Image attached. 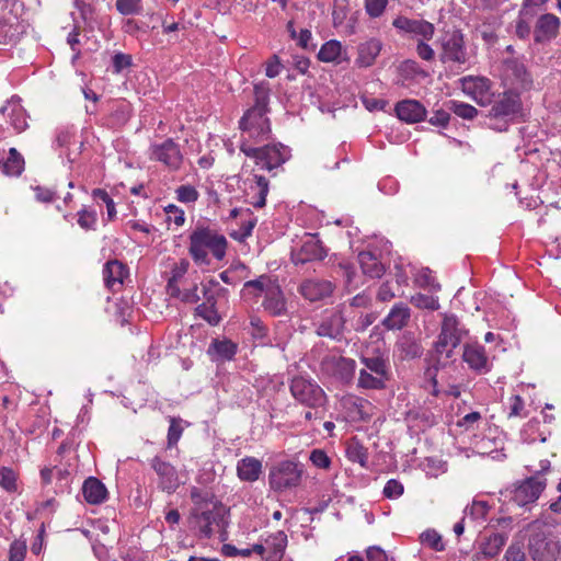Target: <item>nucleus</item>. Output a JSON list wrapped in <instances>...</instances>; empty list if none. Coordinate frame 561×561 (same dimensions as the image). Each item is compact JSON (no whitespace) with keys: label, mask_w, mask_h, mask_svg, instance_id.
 <instances>
[{"label":"nucleus","mask_w":561,"mask_h":561,"mask_svg":"<svg viewBox=\"0 0 561 561\" xmlns=\"http://www.w3.org/2000/svg\"><path fill=\"white\" fill-rule=\"evenodd\" d=\"M268 100L270 89L263 83L255 84L254 105L239 122L242 136L239 148L247 157L254 160L255 165L271 172L285 163L287 157L282 144L255 146L268 140L272 133L270 119L266 117Z\"/></svg>","instance_id":"1"},{"label":"nucleus","mask_w":561,"mask_h":561,"mask_svg":"<svg viewBox=\"0 0 561 561\" xmlns=\"http://www.w3.org/2000/svg\"><path fill=\"white\" fill-rule=\"evenodd\" d=\"M227 249V238L209 226L198 225L188 236V254L196 265H209L211 259L222 261Z\"/></svg>","instance_id":"2"},{"label":"nucleus","mask_w":561,"mask_h":561,"mask_svg":"<svg viewBox=\"0 0 561 561\" xmlns=\"http://www.w3.org/2000/svg\"><path fill=\"white\" fill-rule=\"evenodd\" d=\"M241 296L245 300L263 297L262 307L273 317L284 316L287 312V302L280 285L267 275L245 282Z\"/></svg>","instance_id":"3"},{"label":"nucleus","mask_w":561,"mask_h":561,"mask_svg":"<svg viewBox=\"0 0 561 561\" xmlns=\"http://www.w3.org/2000/svg\"><path fill=\"white\" fill-rule=\"evenodd\" d=\"M467 334V330L461 325L455 314L444 313L440 323V332L434 344L436 354V364L446 366L454 357V351L458 347Z\"/></svg>","instance_id":"4"},{"label":"nucleus","mask_w":561,"mask_h":561,"mask_svg":"<svg viewBox=\"0 0 561 561\" xmlns=\"http://www.w3.org/2000/svg\"><path fill=\"white\" fill-rule=\"evenodd\" d=\"M228 510L220 502L206 504V507H192L188 517L190 526L202 538H210L224 527Z\"/></svg>","instance_id":"5"},{"label":"nucleus","mask_w":561,"mask_h":561,"mask_svg":"<svg viewBox=\"0 0 561 561\" xmlns=\"http://www.w3.org/2000/svg\"><path fill=\"white\" fill-rule=\"evenodd\" d=\"M293 398L311 410H324L328 397L324 390L311 378L295 376L289 383Z\"/></svg>","instance_id":"6"},{"label":"nucleus","mask_w":561,"mask_h":561,"mask_svg":"<svg viewBox=\"0 0 561 561\" xmlns=\"http://www.w3.org/2000/svg\"><path fill=\"white\" fill-rule=\"evenodd\" d=\"M527 548L534 561H556L561 553L558 538L541 530L530 535Z\"/></svg>","instance_id":"7"},{"label":"nucleus","mask_w":561,"mask_h":561,"mask_svg":"<svg viewBox=\"0 0 561 561\" xmlns=\"http://www.w3.org/2000/svg\"><path fill=\"white\" fill-rule=\"evenodd\" d=\"M302 469L298 463L286 460L279 462L268 474V483L272 490L283 492L297 486L301 481Z\"/></svg>","instance_id":"8"},{"label":"nucleus","mask_w":561,"mask_h":561,"mask_svg":"<svg viewBox=\"0 0 561 561\" xmlns=\"http://www.w3.org/2000/svg\"><path fill=\"white\" fill-rule=\"evenodd\" d=\"M489 116L493 118H501L506 122L515 121L523 116V102L520 94L512 89L499 94L490 108Z\"/></svg>","instance_id":"9"},{"label":"nucleus","mask_w":561,"mask_h":561,"mask_svg":"<svg viewBox=\"0 0 561 561\" xmlns=\"http://www.w3.org/2000/svg\"><path fill=\"white\" fill-rule=\"evenodd\" d=\"M149 159L162 163L172 171L179 170L183 163L180 146L172 138L152 144L149 148Z\"/></svg>","instance_id":"10"},{"label":"nucleus","mask_w":561,"mask_h":561,"mask_svg":"<svg viewBox=\"0 0 561 561\" xmlns=\"http://www.w3.org/2000/svg\"><path fill=\"white\" fill-rule=\"evenodd\" d=\"M440 46L439 59L442 62L465 64L467 61L465 36L460 30L447 32L442 37Z\"/></svg>","instance_id":"11"},{"label":"nucleus","mask_w":561,"mask_h":561,"mask_svg":"<svg viewBox=\"0 0 561 561\" xmlns=\"http://www.w3.org/2000/svg\"><path fill=\"white\" fill-rule=\"evenodd\" d=\"M461 89L466 95L471 98L481 106L492 104L494 93L493 83L486 77L467 76L460 79Z\"/></svg>","instance_id":"12"},{"label":"nucleus","mask_w":561,"mask_h":561,"mask_svg":"<svg viewBox=\"0 0 561 561\" xmlns=\"http://www.w3.org/2000/svg\"><path fill=\"white\" fill-rule=\"evenodd\" d=\"M287 547V535L277 530L267 535L259 543L252 546V550L261 556L264 561H282Z\"/></svg>","instance_id":"13"},{"label":"nucleus","mask_w":561,"mask_h":561,"mask_svg":"<svg viewBox=\"0 0 561 561\" xmlns=\"http://www.w3.org/2000/svg\"><path fill=\"white\" fill-rule=\"evenodd\" d=\"M150 467L157 476L158 489L168 494H172L180 486V479L176 468L169 461L159 456L150 459Z\"/></svg>","instance_id":"14"},{"label":"nucleus","mask_w":561,"mask_h":561,"mask_svg":"<svg viewBox=\"0 0 561 561\" xmlns=\"http://www.w3.org/2000/svg\"><path fill=\"white\" fill-rule=\"evenodd\" d=\"M547 481L542 477L535 474L520 482L513 491L512 500L518 506L536 502L542 491L546 489Z\"/></svg>","instance_id":"15"},{"label":"nucleus","mask_w":561,"mask_h":561,"mask_svg":"<svg viewBox=\"0 0 561 561\" xmlns=\"http://www.w3.org/2000/svg\"><path fill=\"white\" fill-rule=\"evenodd\" d=\"M346 319L342 310L335 308L325 310L317 325L316 333L322 337L341 341L345 329Z\"/></svg>","instance_id":"16"},{"label":"nucleus","mask_w":561,"mask_h":561,"mask_svg":"<svg viewBox=\"0 0 561 561\" xmlns=\"http://www.w3.org/2000/svg\"><path fill=\"white\" fill-rule=\"evenodd\" d=\"M9 0H0V43L14 42L21 33L19 16L13 12Z\"/></svg>","instance_id":"17"},{"label":"nucleus","mask_w":561,"mask_h":561,"mask_svg":"<svg viewBox=\"0 0 561 561\" xmlns=\"http://www.w3.org/2000/svg\"><path fill=\"white\" fill-rule=\"evenodd\" d=\"M244 185L248 202L255 208L264 207L270 191L268 180L253 169L244 180Z\"/></svg>","instance_id":"18"},{"label":"nucleus","mask_w":561,"mask_h":561,"mask_svg":"<svg viewBox=\"0 0 561 561\" xmlns=\"http://www.w3.org/2000/svg\"><path fill=\"white\" fill-rule=\"evenodd\" d=\"M334 289L335 285L330 280L308 278L300 284L298 291L305 299L316 302L332 296Z\"/></svg>","instance_id":"19"},{"label":"nucleus","mask_w":561,"mask_h":561,"mask_svg":"<svg viewBox=\"0 0 561 561\" xmlns=\"http://www.w3.org/2000/svg\"><path fill=\"white\" fill-rule=\"evenodd\" d=\"M392 25L404 33L419 36L420 39L430 41L435 33V26L425 20H414L407 16H398L393 20Z\"/></svg>","instance_id":"20"},{"label":"nucleus","mask_w":561,"mask_h":561,"mask_svg":"<svg viewBox=\"0 0 561 561\" xmlns=\"http://www.w3.org/2000/svg\"><path fill=\"white\" fill-rule=\"evenodd\" d=\"M325 256L327 251L322 242L312 236L304 241L297 252L293 253L291 261L295 265H298L312 261H322Z\"/></svg>","instance_id":"21"},{"label":"nucleus","mask_w":561,"mask_h":561,"mask_svg":"<svg viewBox=\"0 0 561 561\" xmlns=\"http://www.w3.org/2000/svg\"><path fill=\"white\" fill-rule=\"evenodd\" d=\"M343 408L355 422H367L373 415V404L360 397L348 394L342 400Z\"/></svg>","instance_id":"22"},{"label":"nucleus","mask_w":561,"mask_h":561,"mask_svg":"<svg viewBox=\"0 0 561 561\" xmlns=\"http://www.w3.org/2000/svg\"><path fill=\"white\" fill-rule=\"evenodd\" d=\"M462 359L479 374H486L491 369L485 348L478 343L465 345Z\"/></svg>","instance_id":"23"},{"label":"nucleus","mask_w":561,"mask_h":561,"mask_svg":"<svg viewBox=\"0 0 561 561\" xmlns=\"http://www.w3.org/2000/svg\"><path fill=\"white\" fill-rule=\"evenodd\" d=\"M103 279L105 286L116 291L124 284V279L128 276V267L126 264L118 260H111L104 264L103 267Z\"/></svg>","instance_id":"24"},{"label":"nucleus","mask_w":561,"mask_h":561,"mask_svg":"<svg viewBox=\"0 0 561 561\" xmlns=\"http://www.w3.org/2000/svg\"><path fill=\"white\" fill-rule=\"evenodd\" d=\"M394 111L398 118L408 124L422 122L426 116V108L424 105L421 102L411 99L398 102Z\"/></svg>","instance_id":"25"},{"label":"nucleus","mask_w":561,"mask_h":561,"mask_svg":"<svg viewBox=\"0 0 561 561\" xmlns=\"http://www.w3.org/2000/svg\"><path fill=\"white\" fill-rule=\"evenodd\" d=\"M0 112L3 116L9 118L10 124L18 133L26 129V112L23 108L21 99L19 96H12L10 100H8L5 104L0 108Z\"/></svg>","instance_id":"26"},{"label":"nucleus","mask_w":561,"mask_h":561,"mask_svg":"<svg viewBox=\"0 0 561 561\" xmlns=\"http://www.w3.org/2000/svg\"><path fill=\"white\" fill-rule=\"evenodd\" d=\"M561 22L560 19L552 14V13H546L542 14L536 23L535 31H534V37L535 42L537 43H543L549 42L552 38H554L560 28Z\"/></svg>","instance_id":"27"},{"label":"nucleus","mask_w":561,"mask_h":561,"mask_svg":"<svg viewBox=\"0 0 561 561\" xmlns=\"http://www.w3.org/2000/svg\"><path fill=\"white\" fill-rule=\"evenodd\" d=\"M203 295L205 300L195 308V314L205 320L208 324L216 327L222 319L216 307L217 297L214 293H210L205 285H203Z\"/></svg>","instance_id":"28"},{"label":"nucleus","mask_w":561,"mask_h":561,"mask_svg":"<svg viewBox=\"0 0 561 561\" xmlns=\"http://www.w3.org/2000/svg\"><path fill=\"white\" fill-rule=\"evenodd\" d=\"M238 352V344L229 339H214L208 346L207 355L213 362L232 360Z\"/></svg>","instance_id":"29"},{"label":"nucleus","mask_w":561,"mask_h":561,"mask_svg":"<svg viewBox=\"0 0 561 561\" xmlns=\"http://www.w3.org/2000/svg\"><path fill=\"white\" fill-rule=\"evenodd\" d=\"M411 318V310L404 302H398L390 309L388 316L382 320V325L388 330H401Z\"/></svg>","instance_id":"30"},{"label":"nucleus","mask_w":561,"mask_h":561,"mask_svg":"<svg viewBox=\"0 0 561 561\" xmlns=\"http://www.w3.org/2000/svg\"><path fill=\"white\" fill-rule=\"evenodd\" d=\"M504 76L512 85L527 87L530 82V76L523 62L516 59H508L504 64Z\"/></svg>","instance_id":"31"},{"label":"nucleus","mask_w":561,"mask_h":561,"mask_svg":"<svg viewBox=\"0 0 561 561\" xmlns=\"http://www.w3.org/2000/svg\"><path fill=\"white\" fill-rule=\"evenodd\" d=\"M262 473V461L247 456L237 463V476L243 482H255Z\"/></svg>","instance_id":"32"},{"label":"nucleus","mask_w":561,"mask_h":561,"mask_svg":"<svg viewBox=\"0 0 561 561\" xmlns=\"http://www.w3.org/2000/svg\"><path fill=\"white\" fill-rule=\"evenodd\" d=\"M82 493L84 500L89 504H101L107 497V490L105 485L94 477H89L82 485Z\"/></svg>","instance_id":"33"},{"label":"nucleus","mask_w":561,"mask_h":561,"mask_svg":"<svg viewBox=\"0 0 561 561\" xmlns=\"http://www.w3.org/2000/svg\"><path fill=\"white\" fill-rule=\"evenodd\" d=\"M190 267V262L186 259L180 260V262L175 263L171 270V276L168 279L167 284V294L169 296H178L180 295V286L183 283L185 274L187 273Z\"/></svg>","instance_id":"34"},{"label":"nucleus","mask_w":561,"mask_h":561,"mask_svg":"<svg viewBox=\"0 0 561 561\" xmlns=\"http://www.w3.org/2000/svg\"><path fill=\"white\" fill-rule=\"evenodd\" d=\"M358 263L363 273L370 278H380L385 274V266L371 252H360L358 254Z\"/></svg>","instance_id":"35"},{"label":"nucleus","mask_w":561,"mask_h":561,"mask_svg":"<svg viewBox=\"0 0 561 561\" xmlns=\"http://www.w3.org/2000/svg\"><path fill=\"white\" fill-rule=\"evenodd\" d=\"M381 43L378 39H369L358 46L356 64L360 67L371 66L380 54Z\"/></svg>","instance_id":"36"},{"label":"nucleus","mask_w":561,"mask_h":561,"mask_svg":"<svg viewBox=\"0 0 561 561\" xmlns=\"http://www.w3.org/2000/svg\"><path fill=\"white\" fill-rule=\"evenodd\" d=\"M397 351L403 360L419 358L423 354V347L419 341L410 335H403L397 343Z\"/></svg>","instance_id":"37"},{"label":"nucleus","mask_w":561,"mask_h":561,"mask_svg":"<svg viewBox=\"0 0 561 561\" xmlns=\"http://www.w3.org/2000/svg\"><path fill=\"white\" fill-rule=\"evenodd\" d=\"M345 453L350 461L357 462L363 468L367 467L368 449L356 437H352L347 440Z\"/></svg>","instance_id":"38"},{"label":"nucleus","mask_w":561,"mask_h":561,"mask_svg":"<svg viewBox=\"0 0 561 561\" xmlns=\"http://www.w3.org/2000/svg\"><path fill=\"white\" fill-rule=\"evenodd\" d=\"M507 535L493 533L481 545V552L483 556L493 558L500 553L502 548L507 541Z\"/></svg>","instance_id":"39"},{"label":"nucleus","mask_w":561,"mask_h":561,"mask_svg":"<svg viewBox=\"0 0 561 561\" xmlns=\"http://www.w3.org/2000/svg\"><path fill=\"white\" fill-rule=\"evenodd\" d=\"M24 164L22 154L15 148H10L8 158L2 164L3 172L7 175L18 176L23 172Z\"/></svg>","instance_id":"40"},{"label":"nucleus","mask_w":561,"mask_h":561,"mask_svg":"<svg viewBox=\"0 0 561 561\" xmlns=\"http://www.w3.org/2000/svg\"><path fill=\"white\" fill-rule=\"evenodd\" d=\"M360 360L371 374L389 379V365L382 356H362Z\"/></svg>","instance_id":"41"},{"label":"nucleus","mask_w":561,"mask_h":561,"mask_svg":"<svg viewBox=\"0 0 561 561\" xmlns=\"http://www.w3.org/2000/svg\"><path fill=\"white\" fill-rule=\"evenodd\" d=\"M341 53V43L339 41L331 39L321 46L318 53V58L323 62H339Z\"/></svg>","instance_id":"42"},{"label":"nucleus","mask_w":561,"mask_h":561,"mask_svg":"<svg viewBox=\"0 0 561 561\" xmlns=\"http://www.w3.org/2000/svg\"><path fill=\"white\" fill-rule=\"evenodd\" d=\"M387 380V378L380 377L378 375L368 373L365 369H362L358 376V387L365 389L380 390L386 387Z\"/></svg>","instance_id":"43"},{"label":"nucleus","mask_w":561,"mask_h":561,"mask_svg":"<svg viewBox=\"0 0 561 561\" xmlns=\"http://www.w3.org/2000/svg\"><path fill=\"white\" fill-rule=\"evenodd\" d=\"M18 473L10 467L0 468V486L9 493L18 491Z\"/></svg>","instance_id":"44"},{"label":"nucleus","mask_w":561,"mask_h":561,"mask_svg":"<svg viewBox=\"0 0 561 561\" xmlns=\"http://www.w3.org/2000/svg\"><path fill=\"white\" fill-rule=\"evenodd\" d=\"M448 110L465 119H473L478 115V110L474 106L455 100L448 102Z\"/></svg>","instance_id":"45"},{"label":"nucleus","mask_w":561,"mask_h":561,"mask_svg":"<svg viewBox=\"0 0 561 561\" xmlns=\"http://www.w3.org/2000/svg\"><path fill=\"white\" fill-rule=\"evenodd\" d=\"M78 225L83 230H95L98 222V214L94 209H89L87 207L81 208L78 211Z\"/></svg>","instance_id":"46"},{"label":"nucleus","mask_w":561,"mask_h":561,"mask_svg":"<svg viewBox=\"0 0 561 561\" xmlns=\"http://www.w3.org/2000/svg\"><path fill=\"white\" fill-rule=\"evenodd\" d=\"M420 539L424 546H427L435 551H443L445 549L443 538L435 529H427L423 531Z\"/></svg>","instance_id":"47"},{"label":"nucleus","mask_w":561,"mask_h":561,"mask_svg":"<svg viewBox=\"0 0 561 561\" xmlns=\"http://www.w3.org/2000/svg\"><path fill=\"white\" fill-rule=\"evenodd\" d=\"M92 197L96 201H102L106 206L107 220L112 221L116 218V206L113 198L103 188H94Z\"/></svg>","instance_id":"48"},{"label":"nucleus","mask_w":561,"mask_h":561,"mask_svg":"<svg viewBox=\"0 0 561 561\" xmlns=\"http://www.w3.org/2000/svg\"><path fill=\"white\" fill-rule=\"evenodd\" d=\"M411 304L420 309L437 310L439 308L438 298L421 293L411 297Z\"/></svg>","instance_id":"49"},{"label":"nucleus","mask_w":561,"mask_h":561,"mask_svg":"<svg viewBox=\"0 0 561 561\" xmlns=\"http://www.w3.org/2000/svg\"><path fill=\"white\" fill-rule=\"evenodd\" d=\"M116 9L123 15L138 14L141 12V0H116Z\"/></svg>","instance_id":"50"},{"label":"nucleus","mask_w":561,"mask_h":561,"mask_svg":"<svg viewBox=\"0 0 561 561\" xmlns=\"http://www.w3.org/2000/svg\"><path fill=\"white\" fill-rule=\"evenodd\" d=\"M176 198L181 203H194L198 199L199 193L192 185H180L175 190Z\"/></svg>","instance_id":"51"},{"label":"nucleus","mask_w":561,"mask_h":561,"mask_svg":"<svg viewBox=\"0 0 561 561\" xmlns=\"http://www.w3.org/2000/svg\"><path fill=\"white\" fill-rule=\"evenodd\" d=\"M183 433L181 420L176 417H170V426L168 430V447L172 448L178 444Z\"/></svg>","instance_id":"52"},{"label":"nucleus","mask_w":561,"mask_h":561,"mask_svg":"<svg viewBox=\"0 0 561 561\" xmlns=\"http://www.w3.org/2000/svg\"><path fill=\"white\" fill-rule=\"evenodd\" d=\"M256 225L255 218L243 220L238 230L233 231L230 236L239 242H243L247 238L252 234V231Z\"/></svg>","instance_id":"53"},{"label":"nucleus","mask_w":561,"mask_h":561,"mask_svg":"<svg viewBox=\"0 0 561 561\" xmlns=\"http://www.w3.org/2000/svg\"><path fill=\"white\" fill-rule=\"evenodd\" d=\"M508 417H526L525 402L524 399L518 396H512L508 399Z\"/></svg>","instance_id":"54"},{"label":"nucleus","mask_w":561,"mask_h":561,"mask_svg":"<svg viewBox=\"0 0 561 561\" xmlns=\"http://www.w3.org/2000/svg\"><path fill=\"white\" fill-rule=\"evenodd\" d=\"M191 500L193 502V507H206V504L218 502L214 495H210L207 492H203L197 488H193L191 491Z\"/></svg>","instance_id":"55"},{"label":"nucleus","mask_w":561,"mask_h":561,"mask_svg":"<svg viewBox=\"0 0 561 561\" xmlns=\"http://www.w3.org/2000/svg\"><path fill=\"white\" fill-rule=\"evenodd\" d=\"M164 211L167 215V220L169 222H174L176 227H181L184 225L185 213L183 209H181L176 205L170 204L164 207Z\"/></svg>","instance_id":"56"},{"label":"nucleus","mask_w":561,"mask_h":561,"mask_svg":"<svg viewBox=\"0 0 561 561\" xmlns=\"http://www.w3.org/2000/svg\"><path fill=\"white\" fill-rule=\"evenodd\" d=\"M27 546L24 540H14L10 545L9 561H24Z\"/></svg>","instance_id":"57"},{"label":"nucleus","mask_w":561,"mask_h":561,"mask_svg":"<svg viewBox=\"0 0 561 561\" xmlns=\"http://www.w3.org/2000/svg\"><path fill=\"white\" fill-rule=\"evenodd\" d=\"M310 461L319 469H329L331 459L323 449H313L310 454Z\"/></svg>","instance_id":"58"},{"label":"nucleus","mask_w":561,"mask_h":561,"mask_svg":"<svg viewBox=\"0 0 561 561\" xmlns=\"http://www.w3.org/2000/svg\"><path fill=\"white\" fill-rule=\"evenodd\" d=\"M403 484L396 479H391L386 483L382 493L387 499H398L403 494Z\"/></svg>","instance_id":"59"},{"label":"nucleus","mask_w":561,"mask_h":561,"mask_svg":"<svg viewBox=\"0 0 561 561\" xmlns=\"http://www.w3.org/2000/svg\"><path fill=\"white\" fill-rule=\"evenodd\" d=\"M387 3L388 0H365V9L369 16L378 18L383 13Z\"/></svg>","instance_id":"60"},{"label":"nucleus","mask_w":561,"mask_h":561,"mask_svg":"<svg viewBox=\"0 0 561 561\" xmlns=\"http://www.w3.org/2000/svg\"><path fill=\"white\" fill-rule=\"evenodd\" d=\"M283 68H284V66L280 62L279 57L277 55H273L265 62V75L268 78H275L280 73Z\"/></svg>","instance_id":"61"},{"label":"nucleus","mask_w":561,"mask_h":561,"mask_svg":"<svg viewBox=\"0 0 561 561\" xmlns=\"http://www.w3.org/2000/svg\"><path fill=\"white\" fill-rule=\"evenodd\" d=\"M197 284H194L191 288L182 290L180 288V295L171 296L172 298H179L185 304H196L201 298L197 294Z\"/></svg>","instance_id":"62"},{"label":"nucleus","mask_w":561,"mask_h":561,"mask_svg":"<svg viewBox=\"0 0 561 561\" xmlns=\"http://www.w3.org/2000/svg\"><path fill=\"white\" fill-rule=\"evenodd\" d=\"M425 41L426 39H419L416 54L421 59L432 61L435 58V51L427 43H425Z\"/></svg>","instance_id":"63"},{"label":"nucleus","mask_w":561,"mask_h":561,"mask_svg":"<svg viewBox=\"0 0 561 561\" xmlns=\"http://www.w3.org/2000/svg\"><path fill=\"white\" fill-rule=\"evenodd\" d=\"M506 561H526V554L518 545H511L505 553Z\"/></svg>","instance_id":"64"}]
</instances>
